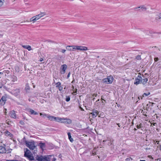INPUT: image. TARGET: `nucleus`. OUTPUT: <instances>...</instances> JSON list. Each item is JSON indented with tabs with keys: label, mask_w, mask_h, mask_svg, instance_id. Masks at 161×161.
Returning a JSON list of instances; mask_svg holds the SVG:
<instances>
[{
	"label": "nucleus",
	"mask_w": 161,
	"mask_h": 161,
	"mask_svg": "<svg viewBox=\"0 0 161 161\" xmlns=\"http://www.w3.org/2000/svg\"><path fill=\"white\" fill-rule=\"evenodd\" d=\"M67 50L69 51H86L88 50L86 47L80 46H67L66 47Z\"/></svg>",
	"instance_id": "obj_1"
},
{
	"label": "nucleus",
	"mask_w": 161,
	"mask_h": 161,
	"mask_svg": "<svg viewBox=\"0 0 161 161\" xmlns=\"http://www.w3.org/2000/svg\"><path fill=\"white\" fill-rule=\"evenodd\" d=\"M36 159L38 161H55L56 159L52 156H38L36 157Z\"/></svg>",
	"instance_id": "obj_2"
},
{
	"label": "nucleus",
	"mask_w": 161,
	"mask_h": 161,
	"mask_svg": "<svg viewBox=\"0 0 161 161\" xmlns=\"http://www.w3.org/2000/svg\"><path fill=\"white\" fill-rule=\"evenodd\" d=\"M23 140L26 146L30 149L33 150L36 148V147L35 146V142L33 141H26L25 137L24 138Z\"/></svg>",
	"instance_id": "obj_3"
},
{
	"label": "nucleus",
	"mask_w": 161,
	"mask_h": 161,
	"mask_svg": "<svg viewBox=\"0 0 161 161\" xmlns=\"http://www.w3.org/2000/svg\"><path fill=\"white\" fill-rule=\"evenodd\" d=\"M54 121L58 122L68 124H70L72 122L71 120L70 119L55 117H54Z\"/></svg>",
	"instance_id": "obj_4"
},
{
	"label": "nucleus",
	"mask_w": 161,
	"mask_h": 161,
	"mask_svg": "<svg viewBox=\"0 0 161 161\" xmlns=\"http://www.w3.org/2000/svg\"><path fill=\"white\" fill-rule=\"evenodd\" d=\"M114 78L112 76H108L107 78L103 79V81L104 83L107 84H111L113 81Z\"/></svg>",
	"instance_id": "obj_5"
},
{
	"label": "nucleus",
	"mask_w": 161,
	"mask_h": 161,
	"mask_svg": "<svg viewBox=\"0 0 161 161\" xmlns=\"http://www.w3.org/2000/svg\"><path fill=\"white\" fill-rule=\"evenodd\" d=\"M46 14L45 12H41L40 13L36 16H34L35 17V19L36 21L39 19H40L42 17L44 16Z\"/></svg>",
	"instance_id": "obj_6"
},
{
	"label": "nucleus",
	"mask_w": 161,
	"mask_h": 161,
	"mask_svg": "<svg viewBox=\"0 0 161 161\" xmlns=\"http://www.w3.org/2000/svg\"><path fill=\"white\" fill-rule=\"evenodd\" d=\"M142 79V77L140 75H138L135 78L134 84L137 85L141 83V80Z\"/></svg>",
	"instance_id": "obj_7"
},
{
	"label": "nucleus",
	"mask_w": 161,
	"mask_h": 161,
	"mask_svg": "<svg viewBox=\"0 0 161 161\" xmlns=\"http://www.w3.org/2000/svg\"><path fill=\"white\" fill-rule=\"evenodd\" d=\"M20 92V90L19 89L15 88L11 91V93L13 95L15 96H17L19 95Z\"/></svg>",
	"instance_id": "obj_8"
},
{
	"label": "nucleus",
	"mask_w": 161,
	"mask_h": 161,
	"mask_svg": "<svg viewBox=\"0 0 161 161\" xmlns=\"http://www.w3.org/2000/svg\"><path fill=\"white\" fill-rule=\"evenodd\" d=\"M62 70L60 72L61 74H64L65 72V70L67 68V66L65 64H64L61 66Z\"/></svg>",
	"instance_id": "obj_9"
},
{
	"label": "nucleus",
	"mask_w": 161,
	"mask_h": 161,
	"mask_svg": "<svg viewBox=\"0 0 161 161\" xmlns=\"http://www.w3.org/2000/svg\"><path fill=\"white\" fill-rule=\"evenodd\" d=\"M6 101V97L3 96L0 100V104L1 105H3Z\"/></svg>",
	"instance_id": "obj_10"
},
{
	"label": "nucleus",
	"mask_w": 161,
	"mask_h": 161,
	"mask_svg": "<svg viewBox=\"0 0 161 161\" xmlns=\"http://www.w3.org/2000/svg\"><path fill=\"white\" fill-rule=\"evenodd\" d=\"M24 156L27 157V156L31 154L30 151L27 148L24 149Z\"/></svg>",
	"instance_id": "obj_11"
},
{
	"label": "nucleus",
	"mask_w": 161,
	"mask_h": 161,
	"mask_svg": "<svg viewBox=\"0 0 161 161\" xmlns=\"http://www.w3.org/2000/svg\"><path fill=\"white\" fill-rule=\"evenodd\" d=\"M91 114H92V117L94 118L98 114V112L97 110L93 109L92 110V112Z\"/></svg>",
	"instance_id": "obj_12"
},
{
	"label": "nucleus",
	"mask_w": 161,
	"mask_h": 161,
	"mask_svg": "<svg viewBox=\"0 0 161 161\" xmlns=\"http://www.w3.org/2000/svg\"><path fill=\"white\" fill-rule=\"evenodd\" d=\"M10 116L12 118L15 119L16 118V115L14 111H12L10 112Z\"/></svg>",
	"instance_id": "obj_13"
},
{
	"label": "nucleus",
	"mask_w": 161,
	"mask_h": 161,
	"mask_svg": "<svg viewBox=\"0 0 161 161\" xmlns=\"http://www.w3.org/2000/svg\"><path fill=\"white\" fill-rule=\"evenodd\" d=\"M5 148L2 146H0V153H3L6 152Z\"/></svg>",
	"instance_id": "obj_14"
},
{
	"label": "nucleus",
	"mask_w": 161,
	"mask_h": 161,
	"mask_svg": "<svg viewBox=\"0 0 161 161\" xmlns=\"http://www.w3.org/2000/svg\"><path fill=\"white\" fill-rule=\"evenodd\" d=\"M10 80L14 82L17 81V78L16 76L13 75L11 76Z\"/></svg>",
	"instance_id": "obj_15"
},
{
	"label": "nucleus",
	"mask_w": 161,
	"mask_h": 161,
	"mask_svg": "<svg viewBox=\"0 0 161 161\" xmlns=\"http://www.w3.org/2000/svg\"><path fill=\"white\" fill-rule=\"evenodd\" d=\"M22 47L26 49L29 51H30L31 50V46L28 45H22Z\"/></svg>",
	"instance_id": "obj_16"
},
{
	"label": "nucleus",
	"mask_w": 161,
	"mask_h": 161,
	"mask_svg": "<svg viewBox=\"0 0 161 161\" xmlns=\"http://www.w3.org/2000/svg\"><path fill=\"white\" fill-rule=\"evenodd\" d=\"M29 112H30L31 114L37 115L38 114L37 112L35 111L34 110L31 109H29Z\"/></svg>",
	"instance_id": "obj_17"
},
{
	"label": "nucleus",
	"mask_w": 161,
	"mask_h": 161,
	"mask_svg": "<svg viewBox=\"0 0 161 161\" xmlns=\"http://www.w3.org/2000/svg\"><path fill=\"white\" fill-rule=\"evenodd\" d=\"M147 81L148 79L147 78L143 79L142 78V79L141 80V83H142L143 84L145 85L147 83Z\"/></svg>",
	"instance_id": "obj_18"
},
{
	"label": "nucleus",
	"mask_w": 161,
	"mask_h": 161,
	"mask_svg": "<svg viewBox=\"0 0 161 161\" xmlns=\"http://www.w3.org/2000/svg\"><path fill=\"white\" fill-rule=\"evenodd\" d=\"M67 134L68 135L69 139V141L71 142H73L74 140L71 137L70 133V132H68Z\"/></svg>",
	"instance_id": "obj_19"
},
{
	"label": "nucleus",
	"mask_w": 161,
	"mask_h": 161,
	"mask_svg": "<svg viewBox=\"0 0 161 161\" xmlns=\"http://www.w3.org/2000/svg\"><path fill=\"white\" fill-rule=\"evenodd\" d=\"M39 146H40V148L43 150L44 148H45V145L44 143H39Z\"/></svg>",
	"instance_id": "obj_20"
},
{
	"label": "nucleus",
	"mask_w": 161,
	"mask_h": 161,
	"mask_svg": "<svg viewBox=\"0 0 161 161\" xmlns=\"http://www.w3.org/2000/svg\"><path fill=\"white\" fill-rule=\"evenodd\" d=\"M138 8H141V9L143 11H145V10H146L147 9L146 7H145V6H141L138 7V8H136L135 9H136Z\"/></svg>",
	"instance_id": "obj_21"
},
{
	"label": "nucleus",
	"mask_w": 161,
	"mask_h": 161,
	"mask_svg": "<svg viewBox=\"0 0 161 161\" xmlns=\"http://www.w3.org/2000/svg\"><path fill=\"white\" fill-rule=\"evenodd\" d=\"M47 117L48 118L49 120L51 121H54V116L48 115L47 116Z\"/></svg>",
	"instance_id": "obj_22"
},
{
	"label": "nucleus",
	"mask_w": 161,
	"mask_h": 161,
	"mask_svg": "<svg viewBox=\"0 0 161 161\" xmlns=\"http://www.w3.org/2000/svg\"><path fill=\"white\" fill-rule=\"evenodd\" d=\"M27 157L30 160H33L34 159V157L31 154L27 156Z\"/></svg>",
	"instance_id": "obj_23"
},
{
	"label": "nucleus",
	"mask_w": 161,
	"mask_h": 161,
	"mask_svg": "<svg viewBox=\"0 0 161 161\" xmlns=\"http://www.w3.org/2000/svg\"><path fill=\"white\" fill-rule=\"evenodd\" d=\"M30 22H33V23H34L36 21L35 19L34 16L33 17L30 19Z\"/></svg>",
	"instance_id": "obj_24"
},
{
	"label": "nucleus",
	"mask_w": 161,
	"mask_h": 161,
	"mask_svg": "<svg viewBox=\"0 0 161 161\" xmlns=\"http://www.w3.org/2000/svg\"><path fill=\"white\" fill-rule=\"evenodd\" d=\"M5 75V72L4 71L3 72H0V78L2 77V76H3L4 75Z\"/></svg>",
	"instance_id": "obj_25"
},
{
	"label": "nucleus",
	"mask_w": 161,
	"mask_h": 161,
	"mask_svg": "<svg viewBox=\"0 0 161 161\" xmlns=\"http://www.w3.org/2000/svg\"><path fill=\"white\" fill-rule=\"evenodd\" d=\"M150 94V93L149 92H148L147 93H144L142 95V97H147L148 95H149Z\"/></svg>",
	"instance_id": "obj_26"
},
{
	"label": "nucleus",
	"mask_w": 161,
	"mask_h": 161,
	"mask_svg": "<svg viewBox=\"0 0 161 161\" xmlns=\"http://www.w3.org/2000/svg\"><path fill=\"white\" fill-rule=\"evenodd\" d=\"M55 85L56 87H58L60 86L61 83L59 82H58Z\"/></svg>",
	"instance_id": "obj_27"
},
{
	"label": "nucleus",
	"mask_w": 161,
	"mask_h": 161,
	"mask_svg": "<svg viewBox=\"0 0 161 161\" xmlns=\"http://www.w3.org/2000/svg\"><path fill=\"white\" fill-rule=\"evenodd\" d=\"M142 127V125L141 124H140L139 125H137L136 126V128L137 129H139Z\"/></svg>",
	"instance_id": "obj_28"
},
{
	"label": "nucleus",
	"mask_w": 161,
	"mask_h": 161,
	"mask_svg": "<svg viewBox=\"0 0 161 161\" xmlns=\"http://www.w3.org/2000/svg\"><path fill=\"white\" fill-rule=\"evenodd\" d=\"M3 0H0V7L3 5Z\"/></svg>",
	"instance_id": "obj_29"
},
{
	"label": "nucleus",
	"mask_w": 161,
	"mask_h": 161,
	"mask_svg": "<svg viewBox=\"0 0 161 161\" xmlns=\"http://www.w3.org/2000/svg\"><path fill=\"white\" fill-rule=\"evenodd\" d=\"M40 115L41 116H42L43 117L46 116L47 117V116L48 115H47L46 114H42L41 113H40Z\"/></svg>",
	"instance_id": "obj_30"
},
{
	"label": "nucleus",
	"mask_w": 161,
	"mask_h": 161,
	"mask_svg": "<svg viewBox=\"0 0 161 161\" xmlns=\"http://www.w3.org/2000/svg\"><path fill=\"white\" fill-rule=\"evenodd\" d=\"M75 90L73 91L74 92L72 93V94H73L74 95H76V94H75V93H77V89H75Z\"/></svg>",
	"instance_id": "obj_31"
},
{
	"label": "nucleus",
	"mask_w": 161,
	"mask_h": 161,
	"mask_svg": "<svg viewBox=\"0 0 161 161\" xmlns=\"http://www.w3.org/2000/svg\"><path fill=\"white\" fill-rule=\"evenodd\" d=\"M70 100V98L69 97H67L66 98V101L67 102H69Z\"/></svg>",
	"instance_id": "obj_32"
},
{
	"label": "nucleus",
	"mask_w": 161,
	"mask_h": 161,
	"mask_svg": "<svg viewBox=\"0 0 161 161\" xmlns=\"http://www.w3.org/2000/svg\"><path fill=\"white\" fill-rule=\"evenodd\" d=\"M58 88L59 89V90L60 91H61L63 89V87L61 86H59V87H58Z\"/></svg>",
	"instance_id": "obj_33"
},
{
	"label": "nucleus",
	"mask_w": 161,
	"mask_h": 161,
	"mask_svg": "<svg viewBox=\"0 0 161 161\" xmlns=\"http://www.w3.org/2000/svg\"><path fill=\"white\" fill-rule=\"evenodd\" d=\"M154 60L155 62H156L159 59L158 58H154Z\"/></svg>",
	"instance_id": "obj_34"
},
{
	"label": "nucleus",
	"mask_w": 161,
	"mask_h": 161,
	"mask_svg": "<svg viewBox=\"0 0 161 161\" xmlns=\"http://www.w3.org/2000/svg\"><path fill=\"white\" fill-rule=\"evenodd\" d=\"M70 74V72H69V73H68V75H67V78H69V77Z\"/></svg>",
	"instance_id": "obj_35"
},
{
	"label": "nucleus",
	"mask_w": 161,
	"mask_h": 161,
	"mask_svg": "<svg viewBox=\"0 0 161 161\" xmlns=\"http://www.w3.org/2000/svg\"><path fill=\"white\" fill-rule=\"evenodd\" d=\"M66 51V50L65 49H62L61 52L63 53H64Z\"/></svg>",
	"instance_id": "obj_36"
},
{
	"label": "nucleus",
	"mask_w": 161,
	"mask_h": 161,
	"mask_svg": "<svg viewBox=\"0 0 161 161\" xmlns=\"http://www.w3.org/2000/svg\"><path fill=\"white\" fill-rule=\"evenodd\" d=\"M72 90L73 91L75 90V87H74V86H72Z\"/></svg>",
	"instance_id": "obj_37"
},
{
	"label": "nucleus",
	"mask_w": 161,
	"mask_h": 161,
	"mask_svg": "<svg viewBox=\"0 0 161 161\" xmlns=\"http://www.w3.org/2000/svg\"><path fill=\"white\" fill-rule=\"evenodd\" d=\"M159 19H161V14H159L158 15Z\"/></svg>",
	"instance_id": "obj_38"
},
{
	"label": "nucleus",
	"mask_w": 161,
	"mask_h": 161,
	"mask_svg": "<svg viewBox=\"0 0 161 161\" xmlns=\"http://www.w3.org/2000/svg\"><path fill=\"white\" fill-rule=\"evenodd\" d=\"M3 86V84L2 83H0V89Z\"/></svg>",
	"instance_id": "obj_39"
},
{
	"label": "nucleus",
	"mask_w": 161,
	"mask_h": 161,
	"mask_svg": "<svg viewBox=\"0 0 161 161\" xmlns=\"http://www.w3.org/2000/svg\"><path fill=\"white\" fill-rule=\"evenodd\" d=\"M43 60V59L42 58H41L40 59V60H39L40 61H42Z\"/></svg>",
	"instance_id": "obj_40"
},
{
	"label": "nucleus",
	"mask_w": 161,
	"mask_h": 161,
	"mask_svg": "<svg viewBox=\"0 0 161 161\" xmlns=\"http://www.w3.org/2000/svg\"><path fill=\"white\" fill-rule=\"evenodd\" d=\"M6 109H5L4 110V113H5V114H6Z\"/></svg>",
	"instance_id": "obj_41"
},
{
	"label": "nucleus",
	"mask_w": 161,
	"mask_h": 161,
	"mask_svg": "<svg viewBox=\"0 0 161 161\" xmlns=\"http://www.w3.org/2000/svg\"><path fill=\"white\" fill-rule=\"evenodd\" d=\"M159 150L161 151V145L159 146Z\"/></svg>",
	"instance_id": "obj_42"
},
{
	"label": "nucleus",
	"mask_w": 161,
	"mask_h": 161,
	"mask_svg": "<svg viewBox=\"0 0 161 161\" xmlns=\"http://www.w3.org/2000/svg\"><path fill=\"white\" fill-rule=\"evenodd\" d=\"M156 124L157 123H153V125L155 126L156 125Z\"/></svg>",
	"instance_id": "obj_43"
},
{
	"label": "nucleus",
	"mask_w": 161,
	"mask_h": 161,
	"mask_svg": "<svg viewBox=\"0 0 161 161\" xmlns=\"http://www.w3.org/2000/svg\"><path fill=\"white\" fill-rule=\"evenodd\" d=\"M154 104V103H151V106H153V104Z\"/></svg>",
	"instance_id": "obj_44"
},
{
	"label": "nucleus",
	"mask_w": 161,
	"mask_h": 161,
	"mask_svg": "<svg viewBox=\"0 0 161 161\" xmlns=\"http://www.w3.org/2000/svg\"><path fill=\"white\" fill-rule=\"evenodd\" d=\"M74 80H72V81L71 83H73V82H74Z\"/></svg>",
	"instance_id": "obj_45"
},
{
	"label": "nucleus",
	"mask_w": 161,
	"mask_h": 161,
	"mask_svg": "<svg viewBox=\"0 0 161 161\" xmlns=\"http://www.w3.org/2000/svg\"><path fill=\"white\" fill-rule=\"evenodd\" d=\"M140 57V56H137V58H139Z\"/></svg>",
	"instance_id": "obj_46"
},
{
	"label": "nucleus",
	"mask_w": 161,
	"mask_h": 161,
	"mask_svg": "<svg viewBox=\"0 0 161 161\" xmlns=\"http://www.w3.org/2000/svg\"><path fill=\"white\" fill-rule=\"evenodd\" d=\"M156 142L157 143H158H158L159 142V141H156Z\"/></svg>",
	"instance_id": "obj_47"
},
{
	"label": "nucleus",
	"mask_w": 161,
	"mask_h": 161,
	"mask_svg": "<svg viewBox=\"0 0 161 161\" xmlns=\"http://www.w3.org/2000/svg\"><path fill=\"white\" fill-rule=\"evenodd\" d=\"M140 161H145V160H140Z\"/></svg>",
	"instance_id": "obj_48"
},
{
	"label": "nucleus",
	"mask_w": 161,
	"mask_h": 161,
	"mask_svg": "<svg viewBox=\"0 0 161 161\" xmlns=\"http://www.w3.org/2000/svg\"><path fill=\"white\" fill-rule=\"evenodd\" d=\"M134 130L135 131H136V130H137V129H136V128H135L134 129Z\"/></svg>",
	"instance_id": "obj_49"
},
{
	"label": "nucleus",
	"mask_w": 161,
	"mask_h": 161,
	"mask_svg": "<svg viewBox=\"0 0 161 161\" xmlns=\"http://www.w3.org/2000/svg\"><path fill=\"white\" fill-rule=\"evenodd\" d=\"M138 99H139V100H140V97H138Z\"/></svg>",
	"instance_id": "obj_50"
},
{
	"label": "nucleus",
	"mask_w": 161,
	"mask_h": 161,
	"mask_svg": "<svg viewBox=\"0 0 161 161\" xmlns=\"http://www.w3.org/2000/svg\"><path fill=\"white\" fill-rule=\"evenodd\" d=\"M105 141V142H106V140H105V141H104H104H103V142H104Z\"/></svg>",
	"instance_id": "obj_51"
},
{
	"label": "nucleus",
	"mask_w": 161,
	"mask_h": 161,
	"mask_svg": "<svg viewBox=\"0 0 161 161\" xmlns=\"http://www.w3.org/2000/svg\"><path fill=\"white\" fill-rule=\"evenodd\" d=\"M97 95H96H96H95V97H96V96H97Z\"/></svg>",
	"instance_id": "obj_52"
},
{
	"label": "nucleus",
	"mask_w": 161,
	"mask_h": 161,
	"mask_svg": "<svg viewBox=\"0 0 161 161\" xmlns=\"http://www.w3.org/2000/svg\"><path fill=\"white\" fill-rule=\"evenodd\" d=\"M9 134H10V132H8V135H9Z\"/></svg>",
	"instance_id": "obj_53"
},
{
	"label": "nucleus",
	"mask_w": 161,
	"mask_h": 161,
	"mask_svg": "<svg viewBox=\"0 0 161 161\" xmlns=\"http://www.w3.org/2000/svg\"><path fill=\"white\" fill-rule=\"evenodd\" d=\"M141 97V99H142V97Z\"/></svg>",
	"instance_id": "obj_54"
},
{
	"label": "nucleus",
	"mask_w": 161,
	"mask_h": 161,
	"mask_svg": "<svg viewBox=\"0 0 161 161\" xmlns=\"http://www.w3.org/2000/svg\"><path fill=\"white\" fill-rule=\"evenodd\" d=\"M94 94H93V96H94Z\"/></svg>",
	"instance_id": "obj_55"
}]
</instances>
